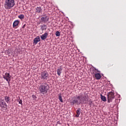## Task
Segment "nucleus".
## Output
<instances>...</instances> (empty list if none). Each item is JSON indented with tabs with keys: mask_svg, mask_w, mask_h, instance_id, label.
<instances>
[{
	"mask_svg": "<svg viewBox=\"0 0 126 126\" xmlns=\"http://www.w3.org/2000/svg\"><path fill=\"white\" fill-rule=\"evenodd\" d=\"M55 35L57 37H59V36H61V33L60 32L57 31L56 32Z\"/></svg>",
	"mask_w": 126,
	"mask_h": 126,
	"instance_id": "obj_21",
	"label": "nucleus"
},
{
	"mask_svg": "<svg viewBox=\"0 0 126 126\" xmlns=\"http://www.w3.org/2000/svg\"><path fill=\"white\" fill-rule=\"evenodd\" d=\"M91 104H92V101L89 103V105H91Z\"/></svg>",
	"mask_w": 126,
	"mask_h": 126,
	"instance_id": "obj_26",
	"label": "nucleus"
},
{
	"mask_svg": "<svg viewBox=\"0 0 126 126\" xmlns=\"http://www.w3.org/2000/svg\"><path fill=\"white\" fill-rule=\"evenodd\" d=\"M107 95L108 103L113 102V100L115 98V94H114V92H110L108 93Z\"/></svg>",
	"mask_w": 126,
	"mask_h": 126,
	"instance_id": "obj_4",
	"label": "nucleus"
},
{
	"mask_svg": "<svg viewBox=\"0 0 126 126\" xmlns=\"http://www.w3.org/2000/svg\"><path fill=\"white\" fill-rule=\"evenodd\" d=\"M41 79L47 80L49 78V73L47 71H43L40 73Z\"/></svg>",
	"mask_w": 126,
	"mask_h": 126,
	"instance_id": "obj_5",
	"label": "nucleus"
},
{
	"mask_svg": "<svg viewBox=\"0 0 126 126\" xmlns=\"http://www.w3.org/2000/svg\"><path fill=\"white\" fill-rule=\"evenodd\" d=\"M96 73L97 72L100 73V71L98 70V69H96Z\"/></svg>",
	"mask_w": 126,
	"mask_h": 126,
	"instance_id": "obj_25",
	"label": "nucleus"
},
{
	"mask_svg": "<svg viewBox=\"0 0 126 126\" xmlns=\"http://www.w3.org/2000/svg\"><path fill=\"white\" fill-rule=\"evenodd\" d=\"M35 12L36 13H42V8L41 7H37L35 9Z\"/></svg>",
	"mask_w": 126,
	"mask_h": 126,
	"instance_id": "obj_12",
	"label": "nucleus"
},
{
	"mask_svg": "<svg viewBox=\"0 0 126 126\" xmlns=\"http://www.w3.org/2000/svg\"><path fill=\"white\" fill-rule=\"evenodd\" d=\"M18 18L20 19H24V15L23 14H21L18 16Z\"/></svg>",
	"mask_w": 126,
	"mask_h": 126,
	"instance_id": "obj_20",
	"label": "nucleus"
},
{
	"mask_svg": "<svg viewBox=\"0 0 126 126\" xmlns=\"http://www.w3.org/2000/svg\"><path fill=\"white\" fill-rule=\"evenodd\" d=\"M15 5L14 0H5L4 4V7L5 9H10Z\"/></svg>",
	"mask_w": 126,
	"mask_h": 126,
	"instance_id": "obj_3",
	"label": "nucleus"
},
{
	"mask_svg": "<svg viewBox=\"0 0 126 126\" xmlns=\"http://www.w3.org/2000/svg\"><path fill=\"white\" fill-rule=\"evenodd\" d=\"M88 95L85 94L83 95V94H81L80 95H76V96L74 97L71 101V103L72 105H79L82 103V102H85V103H87L88 102Z\"/></svg>",
	"mask_w": 126,
	"mask_h": 126,
	"instance_id": "obj_1",
	"label": "nucleus"
},
{
	"mask_svg": "<svg viewBox=\"0 0 126 126\" xmlns=\"http://www.w3.org/2000/svg\"><path fill=\"white\" fill-rule=\"evenodd\" d=\"M96 68L94 67L92 69L91 73L92 74H95V73H97V71H96Z\"/></svg>",
	"mask_w": 126,
	"mask_h": 126,
	"instance_id": "obj_17",
	"label": "nucleus"
},
{
	"mask_svg": "<svg viewBox=\"0 0 126 126\" xmlns=\"http://www.w3.org/2000/svg\"><path fill=\"white\" fill-rule=\"evenodd\" d=\"M40 27L42 31H44V30H46L47 29V26L45 25H42Z\"/></svg>",
	"mask_w": 126,
	"mask_h": 126,
	"instance_id": "obj_18",
	"label": "nucleus"
},
{
	"mask_svg": "<svg viewBox=\"0 0 126 126\" xmlns=\"http://www.w3.org/2000/svg\"><path fill=\"white\" fill-rule=\"evenodd\" d=\"M62 70H63V68H62V67L57 69V72L59 76L61 75V74L62 73Z\"/></svg>",
	"mask_w": 126,
	"mask_h": 126,
	"instance_id": "obj_15",
	"label": "nucleus"
},
{
	"mask_svg": "<svg viewBox=\"0 0 126 126\" xmlns=\"http://www.w3.org/2000/svg\"><path fill=\"white\" fill-rule=\"evenodd\" d=\"M76 114V118H78V117H79V115H80V108L77 110Z\"/></svg>",
	"mask_w": 126,
	"mask_h": 126,
	"instance_id": "obj_19",
	"label": "nucleus"
},
{
	"mask_svg": "<svg viewBox=\"0 0 126 126\" xmlns=\"http://www.w3.org/2000/svg\"><path fill=\"white\" fill-rule=\"evenodd\" d=\"M48 32H45L44 34H42V35L40 36V38L41 40H46L47 39V37H48Z\"/></svg>",
	"mask_w": 126,
	"mask_h": 126,
	"instance_id": "obj_11",
	"label": "nucleus"
},
{
	"mask_svg": "<svg viewBox=\"0 0 126 126\" xmlns=\"http://www.w3.org/2000/svg\"><path fill=\"white\" fill-rule=\"evenodd\" d=\"M4 100H5V102L7 104H8V103H9V102H10V97H9V96H6L4 97Z\"/></svg>",
	"mask_w": 126,
	"mask_h": 126,
	"instance_id": "obj_14",
	"label": "nucleus"
},
{
	"mask_svg": "<svg viewBox=\"0 0 126 126\" xmlns=\"http://www.w3.org/2000/svg\"><path fill=\"white\" fill-rule=\"evenodd\" d=\"M0 107L2 110H5V111L7 110V104L4 102V99L0 100Z\"/></svg>",
	"mask_w": 126,
	"mask_h": 126,
	"instance_id": "obj_6",
	"label": "nucleus"
},
{
	"mask_svg": "<svg viewBox=\"0 0 126 126\" xmlns=\"http://www.w3.org/2000/svg\"><path fill=\"white\" fill-rule=\"evenodd\" d=\"M94 77H95V79H97V80L101 79V78L102 77V76H101V74L98 73L94 74Z\"/></svg>",
	"mask_w": 126,
	"mask_h": 126,
	"instance_id": "obj_13",
	"label": "nucleus"
},
{
	"mask_svg": "<svg viewBox=\"0 0 126 126\" xmlns=\"http://www.w3.org/2000/svg\"><path fill=\"white\" fill-rule=\"evenodd\" d=\"M19 104H21V105H22V99H20L19 100Z\"/></svg>",
	"mask_w": 126,
	"mask_h": 126,
	"instance_id": "obj_24",
	"label": "nucleus"
},
{
	"mask_svg": "<svg viewBox=\"0 0 126 126\" xmlns=\"http://www.w3.org/2000/svg\"><path fill=\"white\" fill-rule=\"evenodd\" d=\"M100 98L102 101H103V102H106L107 101V98L105 97V96H103V95H102V94H100Z\"/></svg>",
	"mask_w": 126,
	"mask_h": 126,
	"instance_id": "obj_16",
	"label": "nucleus"
},
{
	"mask_svg": "<svg viewBox=\"0 0 126 126\" xmlns=\"http://www.w3.org/2000/svg\"><path fill=\"white\" fill-rule=\"evenodd\" d=\"M49 89V85L47 84V83H43L41 84L39 86L38 88V90L40 93H42L43 94H44V93H47Z\"/></svg>",
	"mask_w": 126,
	"mask_h": 126,
	"instance_id": "obj_2",
	"label": "nucleus"
},
{
	"mask_svg": "<svg viewBox=\"0 0 126 126\" xmlns=\"http://www.w3.org/2000/svg\"><path fill=\"white\" fill-rule=\"evenodd\" d=\"M41 22H43V23H47L48 21H49V17L48 16H46L45 17H42L41 18Z\"/></svg>",
	"mask_w": 126,
	"mask_h": 126,
	"instance_id": "obj_8",
	"label": "nucleus"
},
{
	"mask_svg": "<svg viewBox=\"0 0 126 126\" xmlns=\"http://www.w3.org/2000/svg\"><path fill=\"white\" fill-rule=\"evenodd\" d=\"M6 53L8 55H10V54H11V50L8 49L7 51H6Z\"/></svg>",
	"mask_w": 126,
	"mask_h": 126,
	"instance_id": "obj_22",
	"label": "nucleus"
},
{
	"mask_svg": "<svg viewBox=\"0 0 126 126\" xmlns=\"http://www.w3.org/2000/svg\"><path fill=\"white\" fill-rule=\"evenodd\" d=\"M10 77H11V76L9 74V73H5V75L3 76V78H4V79H5V80H6V81H7L9 85V82H10Z\"/></svg>",
	"mask_w": 126,
	"mask_h": 126,
	"instance_id": "obj_7",
	"label": "nucleus"
},
{
	"mask_svg": "<svg viewBox=\"0 0 126 126\" xmlns=\"http://www.w3.org/2000/svg\"><path fill=\"white\" fill-rule=\"evenodd\" d=\"M40 41H41V38H40L39 36H37V37L34 38L33 44H34L35 45H37V44H38V42H40Z\"/></svg>",
	"mask_w": 126,
	"mask_h": 126,
	"instance_id": "obj_9",
	"label": "nucleus"
},
{
	"mask_svg": "<svg viewBox=\"0 0 126 126\" xmlns=\"http://www.w3.org/2000/svg\"><path fill=\"white\" fill-rule=\"evenodd\" d=\"M19 23H20V22L19 21V20H15L13 23V28H15V27H16L17 26H18V25H19Z\"/></svg>",
	"mask_w": 126,
	"mask_h": 126,
	"instance_id": "obj_10",
	"label": "nucleus"
},
{
	"mask_svg": "<svg viewBox=\"0 0 126 126\" xmlns=\"http://www.w3.org/2000/svg\"><path fill=\"white\" fill-rule=\"evenodd\" d=\"M59 98L60 102H61L62 103H63V98H62V95H59Z\"/></svg>",
	"mask_w": 126,
	"mask_h": 126,
	"instance_id": "obj_23",
	"label": "nucleus"
}]
</instances>
